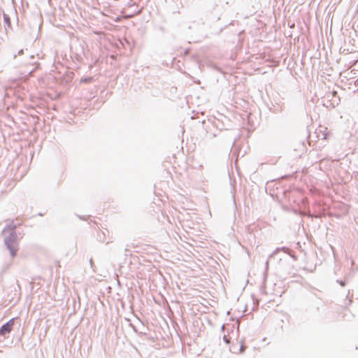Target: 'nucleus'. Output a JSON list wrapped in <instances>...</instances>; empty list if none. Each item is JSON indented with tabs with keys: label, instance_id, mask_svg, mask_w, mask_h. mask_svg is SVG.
Returning <instances> with one entry per match:
<instances>
[{
	"label": "nucleus",
	"instance_id": "nucleus-2",
	"mask_svg": "<svg viewBox=\"0 0 358 358\" xmlns=\"http://www.w3.org/2000/svg\"><path fill=\"white\" fill-rule=\"evenodd\" d=\"M6 244L7 245L8 248L10 250L12 257H14L17 251V245L15 240H7L6 241Z\"/></svg>",
	"mask_w": 358,
	"mask_h": 358
},
{
	"label": "nucleus",
	"instance_id": "nucleus-3",
	"mask_svg": "<svg viewBox=\"0 0 358 358\" xmlns=\"http://www.w3.org/2000/svg\"><path fill=\"white\" fill-rule=\"evenodd\" d=\"M224 341H225V342H226L227 343H229V341L227 338V337H226V336H224Z\"/></svg>",
	"mask_w": 358,
	"mask_h": 358
},
{
	"label": "nucleus",
	"instance_id": "nucleus-1",
	"mask_svg": "<svg viewBox=\"0 0 358 358\" xmlns=\"http://www.w3.org/2000/svg\"><path fill=\"white\" fill-rule=\"evenodd\" d=\"M15 324V318L10 319L6 324L3 325L0 328V335L4 336L6 334H8L13 329V327Z\"/></svg>",
	"mask_w": 358,
	"mask_h": 358
}]
</instances>
